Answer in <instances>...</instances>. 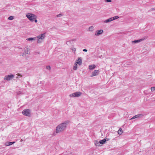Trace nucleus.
Returning <instances> with one entry per match:
<instances>
[{
    "label": "nucleus",
    "instance_id": "nucleus-30",
    "mask_svg": "<svg viewBox=\"0 0 155 155\" xmlns=\"http://www.w3.org/2000/svg\"><path fill=\"white\" fill-rule=\"evenodd\" d=\"M106 2H111V0H106Z\"/></svg>",
    "mask_w": 155,
    "mask_h": 155
},
{
    "label": "nucleus",
    "instance_id": "nucleus-20",
    "mask_svg": "<svg viewBox=\"0 0 155 155\" xmlns=\"http://www.w3.org/2000/svg\"><path fill=\"white\" fill-rule=\"evenodd\" d=\"M123 133V131L122 129L121 128H120L118 131V134L120 135H121Z\"/></svg>",
    "mask_w": 155,
    "mask_h": 155
},
{
    "label": "nucleus",
    "instance_id": "nucleus-29",
    "mask_svg": "<svg viewBox=\"0 0 155 155\" xmlns=\"http://www.w3.org/2000/svg\"><path fill=\"white\" fill-rule=\"evenodd\" d=\"M62 15L61 14H59L58 15H57V17H61V16H62Z\"/></svg>",
    "mask_w": 155,
    "mask_h": 155
},
{
    "label": "nucleus",
    "instance_id": "nucleus-7",
    "mask_svg": "<svg viewBox=\"0 0 155 155\" xmlns=\"http://www.w3.org/2000/svg\"><path fill=\"white\" fill-rule=\"evenodd\" d=\"M14 77V75L12 74H10L9 75L5 76L4 77V79L8 81H10L13 79Z\"/></svg>",
    "mask_w": 155,
    "mask_h": 155
},
{
    "label": "nucleus",
    "instance_id": "nucleus-12",
    "mask_svg": "<svg viewBox=\"0 0 155 155\" xmlns=\"http://www.w3.org/2000/svg\"><path fill=\"white\" fill-rule=\"evenodd\" d=\"M15 143V142H7L5 143V146H7L12 145L13 144Z\"/></svg>",
    "mask_w": 155,
    "mask_h": 155
},
{
    "label": "nucleus",
    "instance_id": "nucleus-2",
    "mask_svg": "<svg viewBox=\"0 0 155 155\" xmlns=\"http://www.w3.org/2000/svg\"><path fill=\"white\" fill-rule=\"evenodd\" d=\"M45 33H44L38 35L37 36L35 37L37 42L38 44L42 43L45 37Z\"/></svg>",
    "mask_w": 155,
    "mask_h": 155
},
{
    "label": "nucleus",
    "instance_id": "nucleus-19",
    "mask_svg": "<svg viewBox=\"0 0 155 155\" xmlns=\"http://www.w3.org/2000/svg\"><path fill=\"white\" fill-rule=\"evenodd\" d=\"M94 143L95 145L96 146H100V145L99 144V143H100L99 142H98V141L95 140L94 141Z\"/></svg>",
    "mask_w": 155,
    "mask_h": 155
},
{
    "label": "nucleus",
    "instance_id": "nucleus-11",
    "mask_svg": "<svg viewBox=\"0 0 155 155\" xmlns=\"http://www.w3.org/2000/svg\"><path fill=\"white\" fill-rule=\"evenodd\" d=\"M99 73V71L98 70H94L92 73V75L91 76V77H93L98 75Z\"/></svg>",
    "mask_w": 155,
    "mask_h": 155
},
{
    "label": "nucleus",
    "instance_id": "nucleus-27",
    "mask_svg": "<svg viewBox=\"0 0 155 155\" xmlns=\"http://www.w3.org/2000/svg\"><path fill=\"white\" fill-rule=\"evenodd\" d=\"M46 68L49 71H50L51 70V67L49 66H46Z\"/></svg>",
    "mask_w": 155,
    "mask_h": 155
},
{
    "label": "nucleus",
    "instance_id": "nucleus-24",
    "mask_svg": "<svg viewBox=\"0 0 155 155\" xmlns=\"http://www.w3.org/2000/svg\"><path fill=\"white\" fill-rule=\"evenodd\" d=\"M141 114H137V115H136L134 116V117L136 119L137 118H139L140 117V116H141Z\"/></svg>",
    "mask_w": 155,
    "mask_h": 155
},
{
    "label": "nucleus",
    "instance_id": "nucleus-15",
    "mask_svg": "<svg viewBox=\"0 0 155 155\" xmlns=\"http://www.w3.org/2000/svg\"><path fill=\"white\" fill-rule=\"evenodd\" d=\"M94 30V27L93 26H91L88 28V31H90L93 32Z\"/></svg>",
    "mask_w": 155,
    "mask_h": 155
},
{
    "label": "nucleus",
    "instance_id": "nucleus-4",
    "mask_svg": "<svg viewBox=\"0 0 155 155\" xmlns=\"http://www.w3.org/2000/svg\"><path fill=\"white\" fill-rule=\"evenodd\" d=\"M26 17L31 21H34V20L37 18V16L33 14L28 13L26 14Z\"/></svg>",
    "mask_w": 155,
    "mask_h": 155
},
{
    "label": "nucleus",
    "instance_id": "nucleus-25",
    "mask_svg": "<svg viewBox=\"0 0 155 155\" xmlns=\"http://www.w3.org/2000/svg\"><path fill=\"white\" fill-rule=\"evenodd\" d=\"M71 41H69L66 42V44L68 45H69L71 44Z\"/></svg>",
    "mask_w": 155,
    "mask_h": 155
},
{
    "label": "nucleus",
    "instance_id": "nucleus-8",
    "mask_svg": "<svg viewBox=\"0 0 155 155\" xmlns=\"http://www.w3.org/2000/svg\"><path fill=\"white\" fill-rule=\"evenodd\" d=\"M103 30L102 29L97 30L95 32V35L96 36H99L100 35L102 34L103 33Z\"/></svg>",
    "mask_w": 155,
    "mask_h": 155
},
{
    "label": "nucleus",
    "instance_id": "nucleus-1",
    "mask_svg": "<svg viewBox=\"0 0 155 155\" xmlns=\"http://www.w3.org/2000/svg\"><path fill=\"white\" fill-rule=\"evenodd\" d=\"M69 123L70 121L67 120L59 124L56 127L55 132L53 133V135L55 136L56 134L63 133L66 130L67 126Z\"/></svg>",
    "mask_w": 155,
    "mask_h": 155
},
{
    "label": "nucleus",
    "instance_id": "nucleus-13",
    "mask_svg": "<svg viewBox=\"0 0 155 155\" xmlns=\"http://www.w3.org/2000/svg\"><path fill=\"white\" fill-rule=\"evenodd\" d=\"M36 40L35 37L34 38H30L26 39V40L32 42L33 41Z\"/></svg>",
    "mask_w": 155,
    "mask_h": 155
},
{
    "label": "nucleus",
    "instance_id": "nucleus-17",
    "mask_svg": "<svg viewBox=\"0 0 155 155\" xmlns=\"http://www.w3.org/2000/svg\"><path fill=\"white\" fill-rule=\"evenodd\" d=\"M106 142V139H104L103 140L99 141V143L101 144H104Z\"/></svg>",
    "mask_w": 155,
    "mask_h": 155
},
{
    "label": "nucleus",
    "instance_id": "nucleus-16",
    "mask_svg": "<svg viewBox=\"0 0 155 155\" xmlns=\"http://www.w3.org/2000/svg\"><path fill=\"white\" fill-rule=\"evenodd\" d=\"M96 67L94 64L90 65L89 66V69L90 70H93Z\"/></svg>",
    "mask_w": 155,
    "mask_h": 155
},
{
    "label": "nucleus",
    "instance_id": "nucleus-31",
    "mask_svg": "<svg viewBox=\"0 0 155 155\" xmlns=\"http://www.w3.org/2000/svg\"><path fill=\"white\" fill-rule=\"evenodd\" d=\"M83 51H85V52H87V50L86 49H84L83 50Z\"/></svg>",
    "mask_w": 155,
    "mask_h": 155
},
{
    "label": "nucleus",
    "instance_id": "nucleus-28",
    "mask_svg": "<svg viewBox=\"0 0 155 155\" xmlns=\"http://www.w3.org/2000/svg\"><path fill=\"white\" fill-rule=\"evenodd\" d=\"M150 11H155V8H151Z\"/></svg>",
    "mask_w": 155,
    "mask_h": 155
},
{
    "label": "nucleus",
    "instance_id": "nucleus-36",
    "mask_svg": "<svg viewBox=\"0 0 155 155\" xmlns=\"http://www.w3.org/2000/svg\"><path fill=\"white\" fill-rule=\"evenodd\" d=\"M18 76H21V77H22V75H20V74H18Z\"/></svg>",
    "mask_w": 155,
    "mask_h": 155
},
{
    "label": "nucleus",
    "instance_id": "nucleus-33",
    "mask_svg": "<svg viewBox=\"0 0 155 155\" xmlns=\"http://www.w3.org/2000/svg\"><path fill=\"white\" fill-rule=\"evenodd\" d=\"M135 118L134 117H133L132 118H130V120H132V119H135Z\"/></svg>",
    "mask_w": 155,
    "mask_h": 155
},
{
    "label": "nucleus",
    "instance_id": "nucleus-5",
    "mask_svg": "<svg viewBox=\"0 0 155 155\" xmlns=\"http://www.w3.org/2000/svg\"><path fill=\"white\" fill-rule=\"evenodd\" d=\"M22 114L25 116L30 117L31 115V110L28 109H25L23 110Z\"/></svg>",
    "mask_w": 155,
    "mask_h": 155
},
{
    "label": "nucleus",
    "instance_id": "nucleus-23",
    "mask_svg": "<svg viewBox=\"0 0 155 155\" xmlns=\"http://www.w3.org/2000/svg\"><path fill=\"white\" fill-rule=\"evenodd\" d=\"M112 19V21L116 19L119 18L118 16H115L111 18Z\"/></svg>",
    "mask_w": 155,
    "mask_h": 155
},
{
    "label": "nucleus",
    "instance_id": "nucleus-34",
    "mask_svg": "<svg viewBox=\"0 0 155 155\" xmlns=\"http://www.w3.org/2000/svg\"><path fill=\"white\" fill-rule=\"evenodd\" d=\"M36 53L37 54H40V52H36Z\"/></svg>",
    "mask_w": 155,
    "mask_h": 155
},
{
    "label": "nucleus",
    "instance_id": "nucleus-21",
    "mask_svg": "<svg viewBox=\"0 0 155 155\" xmlns=\"http://www.w3.org/2000/svg\"><path fill=\"white\" fill-rule=\"evenodd\" d=\"M71 49L72 51L73 52H74V53H75L76 50V48H71Z\"/></svg>",
    "mask_w": 155,
    "mask_h": 155
},
{
    "label": "nucleus",
    "instance_id": "nucleus-18",
    "mask_svg": "<svg viewBox=\"0 0 155 155\" xmlns=\"http://www.w3.org/2000/svg\"><path fill=\"white\" fill-rule=\"evenodd\" d=\"M77 64L75 62L73 66V69L74 70H76L78 68Z\"/></svg>",
    "mask_w": 155,
    "mask_h": 155
},
{
    "label": "nucleus",
    "instance_id": "nucleus-3",
    "mask_svg": "<svg viewBox=\"0 0 155 155\" xmlns=\"http://www.w3.org/2000/svg\"><path fill=\"white\" fill-rule=\"evenodd\" d=\"M30 52V49L28 47L24 48L20 52V55L23 57H25L27 54H29Z\"/></svg>",
    "mask_w": 155,
    "mask_h": 155
},
{
    "label": "nucleus",
    "instance_id": "nucleus-14",
    "mask_svg": "<svg viewBox=\"0 0 155 155\" xmlns=\"http://www.w3.org/2000/svg\"><path fill=\"white\" fill-rule=\"evenodd\" d=\"M112 21V19L111 18H110L108 19L104 20V21L103 22L104 23H107L110 22Z\"/></svg>",
    "mask_w": 155,
    "mask_h": 155
},
{
    "label": "nucleus",
    "instance_id": "nucleus-22",
    "mask_svg": "<svg viewBox=\"0 0 155 155\" xmlns=\"http://www.w3.org/2000/svg\"><path fill=\"white\" fill-rule=\"evenodd\" d=\"M14 19V17L13 16H11L8 18V19L9 20H12Z\"/></svg>",
    "mask_w": 155,
    "mask_h": 155
},
{
    "label": "nucleus",
    "instance_id": "nucleus-35",
    "mask_svg": "<svg viewBox=\"0 0 155 155\" xmlns=\"http://www.w3.org/2000/svg\"><path fill=\"white\" fill-rule=\"evenodd\" d=\"M109 140V139L108 138H107L106 139V141H108Z\"/></svg>",
    "mask_w": 155,
    "mask_h": 155
},
{
    "label": "nucleus",
    "instance_id": "nucleus-26",
    "mask_svg": "<svg viewBox=\"0 0 155 155\" xmlns=\"http://www.w3.org/2000/svg\"><path fill=\"white\" fill-rule=\"evenodd\" d=\"M151 90L152 91H153L155 90V87H152L150 88Z\"/></svg>",
    "mask_w": 155,
    "mask_h": 155
},
{
    "label": "nucleus",
    "instance_id": "nucleus-6",
    "mask_svg": "<svg viewBox=\"0 0 155 155\" xmlns=\"http://www.w3.org/2000/svg\"><path fill=\"white\" fill-rule=\"evenodd\" d=\"M82 93L80 91H77L69 95V97H78L81 96Z\"/></svg>",
    "mask_w": 155,
    "mask_h": 155
},
{
    "label": "nucleus",
    "instance_id": "nucleus-10",
    "mask_svg": "<svg viewBox=\"0 0 155 155\" xmlns=\"http://www.w3.org/2000/svg\"><path fill=\"white\" fill-rule=\"evenodd\" d=\"M75 63L81 65L82 64V60L81 58H79L76 60Z\"/></svg>",
    "mask_w": 155,
    "mask_h": 155
},
{
    "label": "nucleus",
    "instance_id": "nucleus-32",
    "mask_svg": "<svg viewBox=\"0 0 155 155\" xmlns=\"http://www.w3.org/2000/svg\"><path fill=\"white\" fill-rule=\"evenodd\" d=\"M34 21H35V23H37V19H35L34 20Z\"/></svg>",
    "mask_w": 155,
    "mask_h": 155
},
{
    "label": "nucleus",
    "instance_id": "nucleus-9",
    "mask_svg": "<svg viewBox=\"0 0 155 155\" xmlns=\"http://www.w3.org/2000/svg\"><path fill=\"white\" fill-rule=\"evenodd\" d=\"M144 40V39L142 38L137 40L133 41H131V43L133 44H136Z\"/></svg>",
    "mask_w": 155,
    "mask_h": 155
}]
</instances>
